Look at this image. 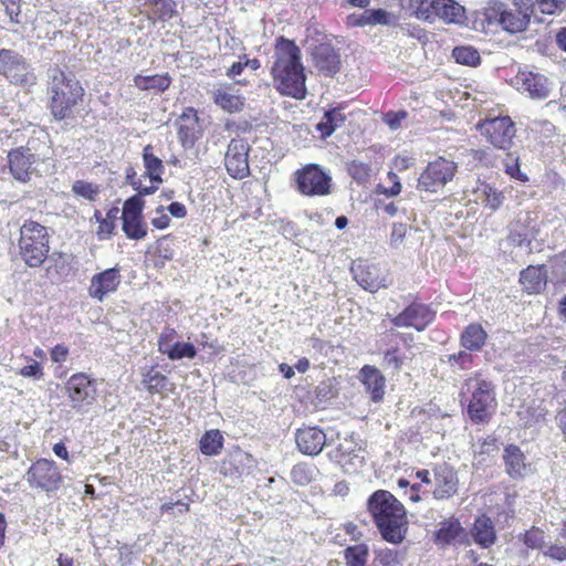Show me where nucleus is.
<instances>
[{
  "label": "nucleus",
  "instance_id": "nucleus-10",
  "mask_svg": "<svg viewBox=\"0 0 566 566\" xmlns=\"http://www.w3.org/2000/svg\"><path fill=\"white\" fill-rule=\"evenodd\" d=\"M476 129L488 144L499 150L511 149L516 136L515 123L509 115L481 119Z\"/></svg>",
  "mask_w": 566,
  "mask_h": 566
},
{
  "label": "nucleus",
  "instance_id": "nucleus-20",
  "mask_svg": "<svg viewBox=\"0 0 566 566\" xmlns=\"http://www.w3.org/2000/svg\"><path fill=\"white\" fill-rule=\"evenodd\" d=\"M354 280L366 291L375 293L389 285V273L376 264L359 260L352 266Z\"/></svg>",
  "mask_w": 566,
  "mask_h": 566
},
{
  "label": "nucleus",
  "instance_id": "nucleus-1",
  "mask_svg": "<svg viewBox=\"0 0 566 566\" xmlns=\"http://www.w3.org/2000/svg\"><path fill=\"white\" fill-rule=\"evenodd\" d=\"M271 75L274 87L281 95L298 101L306 98L305 67L301 49L295 41L283 35L275 39Z\"/></svg>",
  "mask_w": 566,
  "mask_h": 566
},
{
  "label": "nucleus",
  "instance_id": "nucleus-47",
  "mask_svg": "<svg viewBox=\"0 0 566 566\" xmlns=\"http://www.w3.org/2000/svg\"><path fill=\"white\" fill-rule=\"evenodd\" d=\"M405 363V356L398 346L384 352L382 366L398 373Z\"/></svg>",
  "mask_w": 566,
  "mask_h": 566
},
{
  "label": "nucleus",
  "instance_id": "nucleus-19",
  "mask_svg": "<svg viewBox=\"0 0 566 566\" xmlns=\"http://www.w3.org/2000/svg\"><path fill=\"white\" fill-rule=\"evenodd\" d=\"M517 90L526 93L532 99H546L552 92L549 78L538 72L528 69H520L515 75Z\"/></svg>",
  "mask_w": 566,
  "mask_h": 566
},
{
  "label": "nucleus",
  "instance_id": "nucleus-12",
  "mask_svg": "<svg viewBox=\"0 0 566 566\" xmlns=\"http://www.w3.org/2000/svg\"><path fill=\"white\" fill-rule=\"evenodd\" d=\"M25 480L31 489L45 493L57 491L62 483V473L55 461L41 458L31 463L25 472Z\"/></svg>",
  "mask_w": 566,
  "mask_h": 566
},
{
  "label": "nucleus",
  "instance_id": "nucleus-3",
  "mask_svg": "<svg viewBox=\"0 0 566 566\" xmlns=\"http://www.w3.org/2000/svg\"><path fill=\"white\" fill-rule=\"evenodd\" d=\"M46 94L51 116L61 122L75 117L84 103L85 90L74 74L55 66L49 73Z\"/></svg>",
  "mask_w": 566,
  "mask_h": 566
},
{
  "label": "nucleus",
  "instance_id": "nucleus-11",
  "mask_svg": "<svg viewBox=\"0 0 566 566\" xmlns=\"http://www.w3.org/2000/svg\"><path fill=\"white\" fill-rule=\"evenodd\" d=\"M364 449L354 433L338 438L337 443L328 451V459L339 465L347 474L358 473L365 465Z\"/></svg>",
  "mask_w": 566,
  "mask_h": 566
},
{
  "label": "nucleus",
  "instance_id": "nucleus-27",
  "mask_svg": "<svg viewBox=\"0 0 566 566\" xmlns=\"http://www.w3.org/2000/svg\"><path fill=\"white\" fill-rule=\"evenodd\" d=\"M518 283L527 295L541 294L547 285L545 265H528L520 272Z\"/></svg>",
  "mask_w": 566,
  "mask_h": 566
},
{
  "label": "nucleus",
  "instance_id": "nucleus-31",
  "mask_svg": "<svg viewBox=\"0 0 566 566\" xmlns=\"http://www.w3.org/2000/svg\"><path fill=\"white\" fill-rule=\"evenodd\" d=\"M144 164V177L149 178V185L146 187H156V191L159 186L164 182L163 175L165 172V166L163 160L155 154V147L151 144H147L143 148L142 153Z\"/></svg>",
  "mask_w": 566,
  "mask_h": 566
},
{
  "label": "nucleus",
  "instance_id": "nucleus-63",
  "mask_svg": "<svg viewBox=\"0 0 566 566\" xmlns=\"http://www.w3.org/2000/svg\"><path fill=\"white\" fill-rule=\"evenodd\" d=\"M407 117L406 111L388 112L384 115V122L391 128L397 129L400 127L401 122Z\"/></svg>",
  "mask_w": 566,
  "mask_h": 566
},
{
  "label": "nucleus",
  "instance_id": "nucleus-52",
  "mask_svg": "<svg viewBox=\"0 0 566 566\" xmlns=\"http://www.w3.org/2000/svg\"><path fill=\"white\" fill-rule=\"evenodd\" d=\"M375 560L380 566H397L400 563V557L396 549L381 548L375 552Z\"/></svg>",
  "mask_w": 566,
  "mask_h": 566
},
{
  "label": "nucleus",
  "instance_id": "nucleus-64",
  "mask_svg": "<svg viewBox=\"0 0 566 566\" xmlns=\"http://www.w3.org/2000/svg\"><path fill=\"white\" fill-rule=\"evenodd\" d=\"M544 555L554 560L564 562L566 560V546L559 544L549 545Z\"/></svg>",
  "mask_w": 566,
  "mask_h": 566
},
{
  "label": "nucleus",
  "instance_id": "nucleus-45",
  "mask_svg": "<svg viewBox=\"0 0 566 566\" xmlns=\"http://www.w3.org/2000/svg\"><path fill=\"white\" fill-rule=\"evenodd\" d=\"M452 55L457 63L469 66H475L481 61L479 52L471 46L454 48Z\"/></svg>",
  "mask_w": 566,
  "mask_h": 566
},
{
  "label": "nucleus",
  "instance_id": "nucleus-18",
  "mask_svg": "<svg viewBox=\"0 0 566 566\" xmlns=\"http://www.w3.org/2000/svg\"><path fill=\"white\" fill-rule=\"evenodd\" d=\"M433 488L432 496L438 501L453 497L459 490V476L454 468L447 463H436L432 467Z\"/></svg>",
  "mask_w": 566,
  "mask_h": 566
},
{
  "label": "nucleus",
  "instance_id": "nucleus-34",
  "mask_svg": "<svg viewBox=\"0 0 566 566\" xmlns=\"http://www.w3.org/2000/svg\"><path fill=\"white\" fill-rule=\"evenodd\" d=\"M471 535L475 544L482 548H489L496 542V532L492 520L482 514L474 520Z\"/></svg>",
  "mask_w": 566,
  "mask_h": 566
},
{
  "label": "nucleus",
  "instance_id": "nucleus-17",
  "mask_svg": "<svg viewBox=\"0 0 566 566\" xmlns=\"http://www.w3.org/2000/svg\"><path fill=\"white\" fill-rule=\"evenodd\" d=\"M250 146L243 138H232L228 145L224 166L228 174L234 179H243L249 176V156Z\"/></svg>",
  "mask_w": 566,
  "mask_h": 566
},
{
  "label": "nucleus",
  "instance_id": "nucleus-53",
  "mask_svg": "<svg viewBox=\"0 0 566 566\" xmlns=\"http://www.w3.org/2000/svg\"><path fill=\"white\" fill-rule=\"evenodd\" d=\"M176 337L177 332L175 328H165L158 337V352L168 357L169 350H171V347H174L176 343Z\"/></svg>",
  "mask_w": 566,
  "mask_h": 566
},
{
  "label": "nucleus",
  "instance_id": "nucleus-58",
  "mask_svg": "<svg viewBox=\"0 0 566 566\" xmlns=\"http://www.w3.org/2000/svg\"><path fill=\"white\" fill-rule=\"evenodd\" d=\"M28 360H31L32 363L30 365H27L19 369L18 374L25 378H33V379H41L43 378V368L40 363L36 360L31 359L30 357H27Z\"/></svg>",
  "mask_w": 566,
  "mask_h": 566
},
{
  "label": "nucleus",
  "instance_id": "nucleus-37",
  "mask_svg": "<svg viewBox=\"0 0 566 566\" xmlns=\"http://www.w3.org/2000/svg\"><path fill=\"white\" fill-rule=\"evenodd\" d=\"M133 82L139 91H153L155 93H164L170 87L172 78L169 75V73L153 75L137 74L134 76Z\"/></svg>",
  "mask_w": 566,
  "mask_h": 566
},
{
  "label": "nucleus",
  "instance_id": "nucleus-42",
  "mask_svg": "<svg viewBox=\"0 0 566 566\" xmlns=\"http://www.w3.org/2000/svg\"><path fill=\"white\" fill-rule=\"evenodd\" d=\"M346 566H366L369 557V548L365 543L352 545L344 551Z\"/></svg>",
  "mask_w": 566,
  "mask_h": 566
},
{
  "label": "nucleus",
  "instance_id": "nucleus-38",
  "mask_svg": "<svg viewBox=\"0 0 566 566\" xmlns=\"http://www.w3.org/2000/svg\"><path fill=\"white\" fill-rule=\"evenodd\" d=\"M118 213L119 209L117 207L108 209L105 217L102 216L99 210H95L94 218L98 222V227L96 229V237L98 240L103 241L112 238L115 233Z\"/></svg>",
  "mask_w": 566,
  "mask_h": 566
},
{
  "label": "nucleus",
  "instance_id": "nucleus-40",
  "mask_svg": "<svg viewBox=\"0 0 566 566\" xmlns=\"http://www.w3.org/2000/svg\"><path fill=\"white\" fill-rule=\"evenodd\" d=\"M223 436L220 430L211 429L206 431L199 440V449L208 457L218 455L223 449Z\"/></svg>",
  "mask_w": 566,
  "mask_h": 566
},
{
  "label": "nucleus",
  "instance_id": "nucleus-21",
  "mask_svg": "<svg viewBox=\"0 0 566 566\" xmlns=\"http://www.w3.org/2000/svg\"><path fill=\"white\" fill-rule=\"evenodd\" d=\"M310 57L316 71L328 77L335 76L342 69V59L337 49L329 42L314 45Z\"/></svg>",
  "mask_w": 566,
  "mask_h": 566
},
{
  "label": "nucleus",
  "instance_id": "nucleus-24",
  "mask_svg": "<svg viewBox=\"0 0 566 566\" xmlns=\"http://www.w3.org/2000/svg\"><path fill=\"white\" fill-rule=\"evenodd\" d=\"M295 442L301 453L317 455L326 444V433L316 426H303L296 430Z\"/></svg>",
  "mask_w": 566,
  "mask_h": 566
},
{
  "label": "nucleus",
  "instance_id": "nucleus-16",
  "mask_svg": "<svg viewBox=\"0 0 566 566\" xmlns=\"http://www.w3.org/2000/svg\"><path fill=\"white\" fill-rule=\"evenodd\" d=\"M436 315L430 305L415 301L391 318V323L396 327H412L422 332L436 319Z\"/></svg>",
  "mask_w": 566,
  "mask_h": 566
},
{
  "label": "nucleus",
  "instance_id": "nucleus-23",
  "mask_svg": "<svg viewBox=\"0 0 566 566\" xmlns=\"http://www.w3.org/2000/svg\"><path fill=\"white\" fill-rule=\"evenodd\" d=\"M122 274L118 266L95 273L90 281L88 295L98 302H103L109 294L118 290Z\"/></svg>",
  "mask_w": 566,
  "mask_h": 566
},
{
  "label": "nucleus",
  "instance_id": "nucleus-9",
  "mask_svg": "<svg viewBox=\"0 0 566 566\" xmlns=\"http://www.w3.org/2000/svg\"><path fill=\"white\" fill-rule=\"evenodd\" d=\"M458 172V164L443 156L429 161L417 180L420 191L437 193L453 180Z\"/></svg>",
  "mask_w": 566,
  "mask_h": 566
},
{
  "label": "nucleus",
  "instance_id": "nucleus-25",
  "mask_svg": "<svg viewBox=\"0 0 566 566\" xmlns=\"http://www.w3.org/2000/svg\"><path fill=\"white\" fill-rule=\"evenodd\" d=\"M142 385L150 395H159L161 398H166L176 390L175 382L159 371L156 366L142 370Z\"/></svg>",
  "mask_w": 566,
  "mask_h": 566
},
{
  "label": "nucleus",
  "instance_id": "nucleus-49",
  "mask_svg": "<svg viewBox=\"0 0 566 566\" xmlns=\"http://www.w3.org/2000/svg\"><path fill=\"white\" fill-rule=\"evenodd\" d=\"M197 356V349L193 344L189 342H176L171 350L168 353V358L171 360H179L182 358L193 359Z\"/></svg>",
  "mask_w": 566,
  "mask_h": 566
},
{
  "label": "nucleus",
  "instance_id": "nucleus-51",
  "mask_svg": "<svg viewBox=\"0 0 566 566\" xmlns=\"http://www.w3.org/2000/svg\"><path fill=\"white\" fill-rule=\"evenodd\" d=\"M349 176L357 182H365L370 176V167L361 161L353 160L347 165Z\"/></svg>",
  "mask_w": 566,
  "mask_h": 566
},
{
  "label": "nucleus",
  "instance_id": "nucleus-35",
  "mask_svg": "<svg viewBox=\"0 0 566 566\" xmlns=\"http://www.w3.org/2000/svg\"><path fill=\"white\" fill-rule=\"evenodd\" d=\"M503 460L505 471L510 478L516 480L524 476L526 470L525 455L518 446H506L504 448Z\"/></svg>",
  "mask_w": 566,
  "mask_h": 566
},
{
  "label": "nucleus",
  "instance_id": "nucleus-61",
  "mask_svg": "<svg viewBox=\"0 0 566 566\" xmlns=\"http://www.w3.org/2000/svg\"><path fill=\"white\" fill-rule=\"evenodd\" d=\"M366 15L369 25L388 23V13L382 9L366 10Z\"/></svg>",
  "mask_w": 566,
  "mask_h": 566
},
{
  "label": "nucleus",
  "instance_id": "nucleus-48",
  "mask_svg": "<svg viewBox=\"0 0 566 566\" xmlns=\"http://www.w3.org/2000/svg\"><path fill=\"white\" fill-rule=\"evenodd\" d=\"M544 538V531L536 526H532L523 535H521V541L527 548L531 549H542L545 543Z\"/></svg>",
  "mask_w": 566,
  "mask_h": 566
},
{
  "label": "nucleus",
  "instance_id": "nucleus-26",
  "mask_svg": "<svg viewBox=\"0 0 566 566\" xmlns=\"http://www.w3.org/2000/svg\"><path fill=\"white\" fill-rule=\"evenodd\" d=\"M472 192L474 201L492 212L497 211L505 201L504 191L485 180H478Z\"/></svg>",
  "mask_w": 566,
  "mask_h": 566
},
{
  "label": "nucleus",
  "instance_id": "nucleus-2",
  "mask_svg": "<svg viewBox=\"0 0 566 566\" xmlns=\"http://www.w3.org/2000/svg\"><path fill=\"white\" fill-rule=\"evenodd\" d=\"M367 510L384 541L399 545L408 534L405 505L389 491L377 490L367 500Z\"/></svg>",
  "mask_w": 566,
  "mask_h": 566
},
{
  "label": "nucleus",
  "instance_id": "nucleus-5",
  "mask_svg": "<svg viewBox=\"0 0 566 566\" xmlns=\"http://www.w3.org/2000/svg\"><path fill=\"white\" fill-rule=\"evenodd\" d=\"M469 394L467 413L474 424H485L496 413L499 403L495 385L484 378L481 373H475L464 381Z\"/></svg>",
  "mask_w": 566,
  "mask_h": 566
},
{
  "label": "nucleus",
  "instance_id": "nucleus-60",
  "mask_svg": "<svg viewBox=\"0 0 566 566\" xmlns=\"http://www.w3.org/2000/svg\"><path fill=\"white\" fill-rule=\"evenodd\" d=\"M536 3L542 13L549 15L556 14L563 8L562 0H536Z\"/></svg>",
  "mask_w": 566,
  "mask_h": 566
},
{
  "label": "nucleus",
  "instance_id": "nucleus-8",
  "mask_svg": "<svg viewBox=\"0 0 566 566\" xmlns=\"http://www.w3.org/2000/svg\"><path fill=\"white\" fill-rule=\"evenodd\" d=\"M62 392L77 415L87 413L98 401L97 380L84 371L72 374L64 382Z\"/></svg>",
  "mask_w": 566,
  "mask_h": 566
},
{
  "label": "nucleus",
  "instance_id": "nucleus-50",
  "mask_svg": "<svg viewBox=\"0 0 566 566\" xmlns=\"http://www.w3.org/2000/svg\"><path fill=\"white\" fill-rule=\"evenodd\" d=\"M472 352L460 350L459 353L448 356V363L451 367H458L461 370H467L474 364Z\"/></svg>",
  "mask_w": 566,
  "mask_h": 566
},
{
  "label": "nucleus",
  "instance_id": "nucleus-15",
  "mask_svg": "<svg viewBox=\"0 0 566 566\" xmlns=\"http://www.w3.org/2000/svg\"><path fill=\"white\" fill-rule=\"evenodd\" d=\"M483 17L489 24L495 23L510 33L524 31L531 18L518 10L517 12L509 10L500 0H490L483 9Z\"/></svg>",
  "mask_w": 566,
  "mask_h": 566
},
{
  "label": "nucleus",
  "instance_id": "nucleus-7",
  "mask_svg": "<svg viewBox=\"0 0 566 566\" xmlns=\"http://www.w3.org/2000/svg\"><path fill=\"white\" fill-rule=\"evenodd\" d=\"M40 144L46 146L45 142L30 138L25 145L11 148L7 153V168L15 181L29 184L32 177L38 174V165L44 161L40 153Z\"/></svg>",
  "mask_w": 566,
  "mask_h": 566
},
{
  "label": "nucleus",
  "instance_id": "nucleus-4",
  "mask_svg": "<svg viewBox=\"0 0 566 566\" xmlns=\"http://www.w3.org/2000/svg\"><path fill=\"white\" fill-rule=\"evenodd\" d=\"M125 175L126 181L136 193L123 203L122 230L126 238L138 241L145 239L148 233L147 223L143 214L145 208L144 197L155 193L156 187H146L133 167H128Z\"/></svg>",
  "mask_w": 566,
  "mask_h": 566
},
{
  "label": "nucleus",
  "instance_id": "nucleus-32",
  "mask_svg": "<svg viewBox=\"0 0 566 566\" xmlns=\"http://www.w3.org/2000/svg\"><path fill=\"white\" fill-rule=\"evenodd\" d=\"M467 537L464 527L455 517H449L440 523L439 528L433 533V542L439 546H447L452 543H462Z\"/></svg>",
  "mask_w": 566,
  "mask_h": 566
},
{
  "label": "nucleus",
  "instance_id": "nucleus-44",
  "mask_svg": "<svg viewBox=\"0 0 566 566\" xmlns=\"http://www.w3.org/2000/svg\"><path fill=\"white\" fill-rule=\"evenodd\" d=\"M72 192L77 198L95 201L99 195V186L86 180H76L72 185Z\"/></svg>",
  "mask_w": 566,
  "mask_h": 566
},
{
  "label": "nucleus",
  "instance_id": "nucleus-30",
  "mask_svg": "<svg viewBox=\"0 0 566 566\" xmlns=\"http://www.w3.org/2000/svg\"><path fill=\"white\" fill-rule=\"evenodd\" d=\"M213 103L223 112L229 114L240 113L245 107V98L233 93L231 84H221L212 92Z\"/></svg>",
  "mask_w": 566,
  "mask_h": 566
},
{
  "label": "nucleus",
  "instance_id": "nucleus-46",
  "mask_svg": "<svg viewBox=\"0 0 566 566\" xmlns=\"http://www.w3.org/2000/svg\"><path fill=\"white\" fill-rule=\"evenodd\" d=\"M504 164V172L512 179L518 180L521 182H527L528 177L526 174L521 171L520 158L517 156H513V154H506V157L503 161Z\"/></svg>",
  "mask_w": 566,
  "mask_h": 566
},
{
  "label": "nucleus",
  "instance_id": "nucleus-14",
  "mask_svg": "<svg viewBox=\"0 0 566 566\" xmlns=\"http://www.w3.org/2000/svg\"><path fill=\"white\" fill-rule=\"evenodd\" d=\"M296 188L308 197H323L332 191V177L318 165L308 164L295 172Z\"/></svg>",
  "mask_w": 566,
  "mask_h": 566
},
{
  "label": "nucleus",
  "instance_id": "nucleus-28",
  "mask_svg": "<svg viewBox=\"0 0 566 566\" xmlns=\"http://www.w3.org/2000/svg\"><path fill=\"white\" fill-rule=\"evenodd\" d=\"M252 461V455L237 447L221 460L219 472L231 479L241 478L247 471V464Z\"/></svg>",
  "mask_w": 566,
  "mask_h": 566
},
{
  "label": "nucleus",
  "instance_id": "nucleus-13",
  "mask_svg": "<svg viewBox=\"0 0 566 566\" xmlns=\"http://www.w3.org/2000/svg\"><path fill=\"white\" fill-rule=\"evenodd\" d=\"M0 75L18 86H33L36 75L25 59L13 50H0Z\"/></svg>",
  "mask_w": 566,
  "mask_h": 566
},
{
  "label": "nucleus",
  "instance_id": "nucleus-57",
  "mask_svg": "<svg viewBox=\"0 0 566 566\" xmlns=\"http://www.w3.org/2000/svg\"><path fill=\"white\" fill-rule=\"evenodd\" d=\"M4 10L10 21L14 24H20L21 20V0H1Z\"/></svg>",
  "mask_w": 566,
  "mask_h": 566
},
{
  "label": "nucleus",
  "instance_id": "nucleus-41",
  "mask_svg": "<svg viewBox=\"0 0 566 566\" xmlns=\"http://www.w3.org/2000/svg\"><path fill=\"white\" fill-rule=\"evenodd\" d=\"M437 2L434 20L439 18L446 23H455L459 22L464 14L463 7L453 0H437Z\"/></svg>",
  "mask_w": 566,
  "mask_h": 566
},
{
  "label": "nucleus",
  "instance_id": "nucleus-62",
  "mask_svg": "<svg viewBox=\"0 0 566 566\" xmlns=\"http://www.w3.org/2000/svg\"><path fill=\"white\" fill-rule=\"evenodd\" d=\"M156 213L158 216L151 219V226L158 230L167 229L170 224V217L167 213H165V208L163 206L158 207L156 209Z\"/></svg>",
  "mask_w": 566,
  "mask_h": 566
},
{
  "label": "nucleus",
  "instance_id": "nucleus-6",
  "mask_svg": "<svg viewBox=\"0 0 566 566\" xmlns=\"http://www.w3.org/2000/svg\"><path fill=\"white\" fill-rule=\"evenodd\" d=\"M19 254L30 268L41 266L50 251V235L46 227L34 220H25L20 228Z\"/></svg>",
  "mask_w": 566,
  "mask_h": 566
},
{
  "label": "nucleus",
  "instance_id": "nucleus-59",
  "mask_svg": "<svg viewBox=\"0 0 566 566\" xmlns=\"http://www.w3.org/2000/svg\"><path fill=\"white\" fill-rule=\"evenodd\" d=\"M407 234V226L401 222H397L392 224L391 233H390V245L394 248L399 247Z\"/></svg>",
  "mask_w": 566,
  "mask_h": 566
},
{
  "label": "nucleus",
  "instance_id": "nucleus-22",
  "mask_svg": "<svg viewBox=\"0 0 566 566\" xmlns=\"http://www.w3.org/2000/svg\"><path fill=\"white\" fill-rule=\"evenodd\" d=\"M177 136L184 148H192L202 137L203 128L200 123L198 111L186 107L177 119Z\"/></svg>",
  "mask_w": 566,
  "mask_h": 566
},
{
  "label": "nucleus",
  "instance_id": "nucleus-36",
  "mask_svg": "<svg viewBox=\"0 0 566 566\" xmlns=\"http://www.w3.org/2000/svg\"><path fill=\"white\" fill-rule=\"evenodd\" d=\"M488 333L480 323H471L460 334V345L469 352H480L486 344Z\"/></svg>",
  "mask_w": 566,
  "mask_h": 566
},
{
  "label": "nucleus",
  "instance_id": "nucleus-55",
  "mask_svg": "<svg viewBox=\"0 0 566 566\" xmlns=\"http://www.w3.org/2000/svg\"><path fill=\"white\" fill-rule=\"evenodd\" d=\"M387 179L391 182L390 187H384L378 185L377 192L382 193L387 197H396L401 192L402 186L398 175L394 171L387 174Z\"/></svg>",
  "mask_w": 566,
  "mask_h": 566
},
{
  "label": "nucleus",
  "instance_id": "nucleus-56",
  "mask_svg": "<svg viewBox=\"0 0 566 566\" xmlns=\"http://www.w3.org/2000/svg\"><path fill=\"white\" fill-rule=\"evenodd\" d=\"M294 483L305 485L312 481V471L306 464H296L291 471Z\"/></svg>",
  "mask_w": 566,
  "mask_h": 566
},
{
  "label": "nucleus",
  "instance_id": "nucleus-33",
  "mask_svg": "<svg viewBox=\"0 0 566 566\" xmlns=\"http://www.w3.org/2000/svg\"><path fill=\"white\" fill-rule=\"evenodd\" d=\"M360 381L364 385L366 391L370 395V398L375 402H379L385 396V376L378 368L371 365H365L360 369Z\"/></svg>",
  "mask_w": 566,
  "mask_h": 566
},
{
  "label": "nucleus",
  "instance_id": "nucleus-43",
  "mask_svg": "<svg viewBox=\"0 0 566 566\" xmlns=\"http://www.w3.org/2000/svg\"><path fill=\"white\" fill-rule=\"evenodd\" d=\"M437 3V0H408V8L417 18L434 21Z\"/></svg>",
  "mask_w": 566,
  "mask_h": 566
},
{
  "label": "nucleus",
  "instance_id": "nucleus-39",
  "mask_svg": "<svg viewBox=\"0 0 566 566\" xmlns=\"http://www.w3.org/2000/svg\"><path fill=\"white\" fill-rule=\"evenodd\" d=\"M345 120L342 107L332 108L324 113L322 120L316 125V130L323 138L329 137Z\"/></svg>",
  "mask_w": 566,
  "mask_h": 566
},
{
  "label": "nucleus",
  "instance_id": "nucleus-54",
  "mask_svg": "<svg viewBox=\"0 0 566 566\" xmlns=\"http://www.w3.org/2000/svg\"><path fill=\"white\" fill-rule=\"evenodd\" d=\"M169 237L170 234L161 237L155 245L154 255L160 259V265H164L166 261H170L174 258V249L165 243Z\"/></svg>",
  "mask_w": 566,
  "mask_h": 566
},
{
  "label": "nucleus",
  "instance_id": "nucleus-29",
  "mask_svg": "<svg viewBox=\"0 0 566 566\" xmlns=\"http://www.w3.org/2000/svg\"><path fill=\"white\" fill-rule=\"evenodd\" d=\"M140 13L144 14L153 24L165 22L172 19L176 14V3L174 0H138Z\"/></svg>",
  "mask_w": 566,
  "mask_h": 566
}]
</instances>
